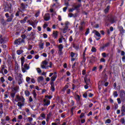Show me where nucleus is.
Wrapping results in <instances>:
<instances>
[{"label": "nucleus", "instance_id": "obj_1", "mask_svg": "<svg viewBox=\"0 0 125 125\" xmlns=\"http://www.w3.org/2000/svg\"><path fill=\"white\" fill-rule=\"evenodd\" d=\"M72 6L73 7L72 8H70L69 9V12H73L74 10H79V9L80 8V7L82 6V5L81 4H79L77 5L76 3H74L72 5Z\"/></svg>", "mask_w": 125, "mask_h": 125}, {"label": "nucleus", "instance_id": "obj_2", "mask_svg": "<svg viewBox=\"0 0 125 125\" xmlns=\"http://www.w3.org/2000/svg\"><path fill=\"white\" fill-rule=\"evenodd\" d=\"M48 64V62L46 60H44L41 63V66L42 69H48V66H46Z\"/></svg>", "mask_w": 125, "mask_h": 125}, {"label": "nucleus", "instance_id": "obj_3", "mask_svg": "<svg viewBox=\"0 0 125 125\" xmlns=\"http://www.w3.org/2000/svg\"><path fill=\"white\" fill-rule=\"evenodd\" d=\"M70 56L71 57V61L74 62L77 59V57H78V53L71 52L70 53Z\"/></svg>", "mask_w": 125, "mask_h": 125}, {"label": "nucleus", "instance_id": "obj_4", "mask_svg": "<svg viewBox=\"0 0 125 125\" xmlns=\"http://www.w3.org/2000/svg\"><path fill=\"white\" fill-rule=\"evenodd\" d=\"M29 69H30V65L27 63L24 64L23 67H21L22 72L23 73H26V70H29Z\"/></svg>", "mask_w": 125, "mask_h": 125}, {"label": "nucleus", "instance_id": "obj_5", "mask_svg": "<svg viewBox=\"0 0 125 125\" xmlns=\"http://www.w3.org/2000/svg\"><path fill=\"white\" fill-rule=\"evenodd\" d=\"M93 33L96 36H94L95 38H96L97 41H99L100 39H101V35H100V33L98 32V31L96 30H94L93 31ZM96 37H98V38H96Z\"/></svg>", "mask_w": 125, "mask_h": 125}, {"label": "nucleus", "instance_id": "obj_6", "mask_svg": "<svg viewBox=\"0 0 125 125\" xmlns=\"http://www.w3.org/2000/svg\"><path fill=\"white\" fill-rule=\"evenodd\" d=\"M120 98L122 101H125V91L121 90L120 91Z\"/></svg>", "mask_w": 125, "mask_h": 125}, {"label": "nucleus", "instance_id": "obj_7", "mask_svg": "<svg viewBox=\"0 0 125 125\" xmlns=\"http://www.w3.org/2000/svg\"><path fill=\"white\" fill-rule=\"evenodd\" d=\"M43 106H48V105L50 104V101L49 100H47L46 99H44L43 101Z\"/></svg>", "mask_w": 125, "mask_h": 125}, {"label": "nucleus", "instance_id": "obj_8", "mask_svg": "<svg viewBox=\"0 0 125 125\" xmlns=\"http://www.w3.org/2000/svg\"><path fill=\"white\" fill-rule=\"evenodd\" d=\"M23 42H24V39H22L21 38H20L15 41V43L16 44H21V43Z\"/></svg>", "mask_w": 125, "mask_h": 125}, {"label": "nucleus", "instance_id": "obj_9", "mask_svg": "<svg viewBox=\"0 0 125 125\" xmlns=\"http://www.w3.org/2000/svg\"><path fill=\"white\" fill-rule=\"evenodd\" d=\"M50 19V15L49 13L45 14L44 16V20L45 21H48Z\"/></svg>", "mask_w": 125, "mask_h": 125}, {"label": "nucleus", "instance_id": "obj_10", "mask_svg": "<svg viewBox=\"0 0 125 125\" xmlns=\"http://www.w3.org/2000/svg\"><path fill=\"white\" fill-rule=\"evenodd\" d=\"M84 82H85L86 85H84V88L85 89H87V88H88V86L87 85V84H88V83H89V80L86 78V76L84 78Z\"/></svg>", "mask_w": 125, "mask_h": 125}, {"label": "nucleus", "instance_id": "obj_11", "mask_svg": "<svg viewBox=\"0 0 125 125\" xmlns=\"http://www.w3.org/2000/svg\"><path fill=\"white\" fill-rule=\"evenodd\" d=\"M19 76L20 77L19 78L18 83L19 84H21V83H23V79H22V74H21V73H19Z\"/></svg>", "mask_w": 125, "mask_h": 125}, {"label": "nucleus", "instance_id": "obj_12", "mask_svg": "<svg viewBox=\"0 0 125 125\" xmlns=\"http://www.w3.org/2000/svg\"><path fill=\"white\" fill-rule=\"evenodd\" d=\"M121 114L122 116L125 115V104L122 105L121 107Z\"/></svg>", "mask_w": 125, "mask_h": 125}, {"label": "nucleus", "instance_id": "obj_13", "mask_svg": "<svg viewBox=\"0 0 125 125\" xmlns=\"http://www.w3.org/2000/svg\"><path fill=\"white\" fill-rule=\"evenodd\" d=\"M17 99L18 101H21V102H25V99L23 97H20L19 96H17Z\"/></svg>", "mask_w": 125, "mask_h": 125}, {"label": "nucleus", "instance_id": "obj_14", "mask_svg": "<svg viewBox=\"0 0 125 125\" xmlns=\"http://www.w3.org/2000/svg\"><path fill=\"white\" fill-rule=\"evenodd\" d=\"M52 37L56 39L58 37V31H53V34H52Z\"/></svg>", "mask_w": 125, "mask_h": 125}, {"label": "nucleus", "instance_id": "obj_15", "mask_svg": "<svg viewBox=\"0 0 125 125\" xmlns=\"http://www.w3.org/2000/svg\"><path fill=\"white\" fill-rule=\"evenodd\" d=\"M13 17H14V15H13V14H12L7 19V22H11L12 19H13Z\"/></svg>", "mask_w": 125, "mask_h": 125}, {"label": "nucleus", "instance_id": "obj_16", "mask_svg": "<svg viewBox=\"0 0 125 125\" xmlns=\"http://www.w3.org/2000/svg\"><path fill=\"white\" fill-rule=\"evenodd\" d=\"M57 79V75H53V76L51 77V82H55V80Z\"/></svg>", "mask_w": 125, "mask_h": 125}, {"label": "nucleus", "instance_id": "obj_17", "mask_svg": "<svg viewBox=\"0 0 125 125\" xmlns=\"http://www.w3.org/2000/svg\"><path fill=\"white\" fill-rule=\"evenodd\" d=\"M43 80H44L43 77L40 76V77H38V78H37V82L38 83H41V82H42V81H43Z\"/></svg>", "mask_w": 125, "mask_h": 125}, {"label": "nucleus", "instance_id": "obj_18", "mask_svg": "<svg viewBox=\"0 0 125 125\" xmlns=\"http://www.w3.org/2000/svg\"><path fill=\"white\" fill-rule=\"evenodd\" d=\"M15 71H18V70H19V65H18L17 62H16L15 63Z\"/></svg>", "mask_w": 125, "mask_h": 125}, {"label": "nucleus", "instance_id": "obj_19", "mask_svg": "<svg viewBox=\"0 0 125 125\" xmlns=\"http://www.w3.org/2000/svg\"><path fill=\"white\" fill-rule=\"evenodd\" d=\"M23 52H24V51H23V50L20 49L17 50V54H18V55H21V54H22Z\"/></svg>", "mask_w": 125, "mask_h": 125}, {"label": "nucleus", "instance_id": "obj_20", "mask_svg": "<svg viewBox=\"0 0 125 125\" xmlns=\"http://www.w3.org/2000/svg\"><path fill=\"white\" fill-rule=\"evenodd\" d=\"M24 102H18V106L20 107V109H21V108H22V107H23V105H24Z\"/></svg>", "mask_w": 125, "mask_h": 125}, {"label": "nucleus", "instance_id": "obj_21", "mask_svg": "<svg viewBox=\"0 0 125 125\" xmlns=\"http://www.w3.org/2000/svg\"><path fill=\"white\" fill-rule=\"evenodd\" d=\"M75 99H76L77 102H79L80 100H81V97L79 95H76L75 97Z\"/></svg>", "mask_w": 125, "mask_h": 125}, {"label": "nucleus", "instance_id": "obj_22", "mask_svg": "<svg viewBox=\"0 0 125 125\" xmlns=\"http://www.w3.org/2000/svg\"><path fill=\"white\" fill-rule=\"evenodd\" d=\"M63 45H62V44H60V45H59L58 46V48H59V50L60 52H61V51H62V50L63 48Z\"/></svg>", "mask_w": 125, "mask_h": 125}, {"label": "nucleus", "instance_id": "obj_23", "mask_svg": "<svg viewBox=\"0 0 125 125\" xmlns=\"http://www.w3.org/2000/svg\"><path fill=\"white\" fill-rule=\"evenodd\" d=\"M109 45H110V43L109 42H107L105 44H104L102 46L103 49H104V48H105V47H108V46H109Z\"/></svg>", "mask_w": 125, "mask_h": 125}, {"label": "nucleus", "instance_id": "obj_24", "mask_svg": "<svg viewBox=\"0 0 125 125\" xmlns=\"http://www.w3.org/2000/svg\"><path fill=\"white\" fill-rule=\"evenodd\" d=\"M43 45H44V43L43 42H40L39 43V48L40 49H43Z\"/></svg>", "mask_w": 125, "mask_h": 125}, {"label": "nucleus", "instance_id": "obj_25", "mask_svg": "<svg viewBox=\"0 0 125 125\" xmlns=\"http://www.w3.org/2000/svg\"><path fill=\"white\" fill-rule=\"evenodd\" d=\"M51 90H52V91L55 90V87H54V83H51Z\"/></svg>", "mask_w": 125, "mask_h": 125}, {"label": "nucleus", "instance_id": "obj_26", "mask_svg": "<svg viewBox=\"0 0 125 125\" xmlns=\"http://www.w3.org/2000/svg\"><path fill=\"white\" fill-rule=\"evenodd\" d=\"M27 19H28V18L27 17H25L23 20L21 21V24H23V23H26Z\"/></svg>", "mask_w": 125, "mask_h": 125}, {"label": "nucleus", "instance_id": "obj_27", "mask_svg": "<svg viewBox=\"0 0 125 125\" xmlns=\"http://www.w3.org/2000/svg\"><path fill=\"white\" fill-rule=\"evenodd\" d=\"M55 4H54L53 5H51L50 6V12H51L52 13L53 12H54V10H53V7L55 6Z\"/></svg>", "mask_w": 125, "mask_h": 125}, {"label": "nucleus", "instance_id": "obj_28", "mask_svg": "<svg viewBox=\"0 0 125 125\" xmlns=\"http://www.w3.org/2000/svg\"><path fill=\"white\" fill-rule=\"evenodd\" d=\"M69 28L68 26H65L63 29L62 30V32L64 34L65 33H67V31H68V28Z\"/></svg>", "mask_w": 125, "mask_h": 125}, {"label": "nucleus", "instance_id": "obj_29", "mask_svg": "<svg viewBox=\"0 0 125 125\" xmlns=\"http://www.w3.org/2000/svg\"><path fill=\"white\" fill-rule=\"evenodd\" d=\"M63 40H65V38L63 37H61L59 39V43H62Z\"/></svg>", "mask_w": 125, "mask_h": 125}, {"label": "nucleus", "instance_id": "obj_30", "mask_svg": "<svg viewBox=\"0 0 125 125\" xmlns=\"http://www.w3.org/2000/svg\"><path fill=\"white\" fill-rule=\"evenodd\" d=\"M109 9H110V6H107L106 7V8L104 10L105 13H108Z\"/></svg>", "mask_w": 125, "mask_h": 125}, {"label": "nucleus", "instance_id": "obj_31", "mask_svg": "<svg viewBox=\"0 0 125 125\" xmlns=\"http://www.w3.org/2000/svg\"><path fill=\"white\" fill-rule=\"evenodd\" d=\"M21 8H22L23 9H25V8H26V7H27V6H26V5H25V4H24V3H21Z\"/></svg>", "mask_w": 125, "mask_h": 125}, {"label": "nucleus", "instance_id": "obj_32", "mask_svg": "<svg viewBox=\"0 0 125 125\" xmlns=\"http://www.w3.org/2000/svg\"><path fill=\"white\" fill-rule=\"evenodd\" d=\"M24 94H25V95L27 97H28L30 96V92H29V91L28 90L25 91Z\"/></svg>", "mask_w": 125, "mask_h": 125}, {"label": "nucleus", "instance_id": "obj_33", "mask_svg": "<svg viewBox=\"0 0 125 125\" xmlns=\"http://www.w3.org/2000/svg\"><path fill=\"white\" fill-rule=\"evenodd\" d=\"M5 67H4V65H1V72H0V73H1V74H3V71H3V70H5L4 69H5Z\"/></svg>", "mask_w": 125, "mask_h": 125}, {"label": "nucleus", "instance_id": "obj_34", "mask_svg": "<svg viewBox=\"0 0 125 125\" xmlns=\"http://www.w3.org/2000/svg\"><path fill=\"white\" fill-rule=\"evenodd\" d=\"M32 94L33 95V97L36 99L37 98V93L35 90L33 91Z\"/></svg>", "mask_w": 125, "mask_h": 125}, {"label": "nucleus", "instance_id": "obj_35", "mask_svg": "<svg viewBox=\"0 0 125 125\" xmlns=\"http://www.w3.org/2000/svg\"><path fill=\"white\" fill-rule=\"evenodd\" d=\"M114 97H118V92L114 91L113 93Z\"/></svg>", "mask_w": 125, "mask_h": 125}, {"label": "nucleus", "instance_id": "obj_36", "mask_svg": "<svg viewBox=\"0 0 125 125\" xmlns=\"http://www.w3.org/2000/svg\"><path fill=\"white\" fill-rule=\"evenodd\" d=\"M53 75H57V72H55L54 73H50L49 75V77H52Z\"/></svg>", "mask_w": 125, "mask_h": 125}, {"label": "nucleus", "instance_id": "obj_37", "mask_svg": "<svg viewBox=\"0 0 125 125\" xmlns=\"http://www.w3.org/2000/svg\"><path fill=\"white\" fill-rule=\"evenodd\" d=\"M40 13H41V12H40V11L36 12V13L35 14L36 17H39V16L40 15Z\"/></svg>", "mask_w": 125, "mask_h": 125}, {"label": "nucleus", "instance_id": "obj_38", "mask_svg": "<svg viewBox=\"0 0 125 125\" xmlns=\"http://www.w3.org/2000/svg\"><path fill=\"white\" fill-rule=\"evenodd\" d=\"M69 87V86H68V85H66L64 88L62 89V91H65V90H66V89H67V88H68Z\"/></svg>", "mask_w": 125, "mask_h": 125}, {"label": "nucleus", "instance_id": "obj_39", "mask_svg": "<svg viewBox=\"0 0 125 125\" xmlns=\"http://www.w3.org/2000/svg\"><path fill=\"white\" fill-rule=\"evenodd\" d=\"M36 70H37V72L38 73V74H41V73H42V70H41V68H37Z\"/></svg>", "mask_w": 125, "mask_h": 125}, {"label": "nucleus", "instance_id": "obj_40", "mask_svg": "<svg viewBox=\"0 0 125 125\" xmlns=\"http://www.w3.org/2000/svg\"><path fill=\"white\" fill-rule=\"evenodd\" d=\"M105 124H111V120L110 119H107L105 122Z\"/></svg>", "mask_w": 125, "mask_h": 125}, {"label": "nucleus", "instance_id": "obj_41", "mask_svg": "<svg viewBox=\"0 0 125 125\" xmlns=\"http://www.w3.org/2000/svg\"><path fill=\"white\" fill-rule=\"evenodd\" d=\"M31 82L32 83H36V79H35V78H32L31 79Z\"/></svg>", "mask_w": 125, "mask_h": 125}, {"label": "nucleus", "instance_id": "obj_42", "mask_svg": "<svg viewBox=\"0 0 125 125\" xmlns=\"http://www.w3.org/2000/svg\"><path fill=\"white\" fill-rule=\"evenodd\" d=\"M26 81L27 83H30V81H31V78L30 77H26Z\"/></svg>", "mask_w": 125, "mask_h": 125}, {"label": "nucleus", "instance_id": "obj_43", "mask_svg": "<svg viewBox=\"0 0 125 125\" xmlns=\"http://www.w3.org/2000/svg\"><path fill=\"white\" fill-rule=\"evenodd\" d=\"M48 26V24L47 23H44L43 25V29H45Z\"/></svg>", "mask_w": 125, "mask_h": 125}, {"label": "nucleus", "instance_id": "obj_44", "mask_svg": "<svg viewBox=\"0 0 125 125\" xmlns=\"http://www.w3.org/2000/svg\"><path fill=\"white\" fill-rule=\"evenodd\" d=\"M70 24V22H69V21H65L64 25H65V27H68V25H69Z\"/></svg>", "mask_w": 125, "mask_h": 125}, {"label": "nucleus", "instance_id": "obj_45", "mask_svg": "<svg viewBox=\"0 0 125 125\" xmlns=\"http://www.w3.org/2000/svg\"><path fill=\"white\" fill-rule=\"evenodd\" d=\"M92 52H96V48L95 47H92L91 49Z\"/></svg>", "mask_w": 125, "mask_h": 125}, {"label": "nucleus", "instance_id": "obj_46", "mask_svg": "<svg viewBox=\"0 0 125 125\" xmlns=\"http://www.w3.org/2000/svg\"><path fill=\"white\" fill-rule=\"evenodd\" d=\"M125 118H121V123H122V124H125Z\"/></svg>", "mask_w": 125, "mask_h": 125}, {"label": "nucleus", "instance_id": "obj_47", "mask_svg": "<svg viewBox=\"0 0 125 125\" xmlns=\"http://www.w3.org/2000/svg\"><path fill=\"white\" fill-rule=\"evenodd\" d=\"M0 82H1V83H4L5 82V80H4L3 77L0 78Z\"/></svg>", "mask_w": 125, "mask_h": 125}, {"label": "nucleus", "instance_id": "obj_48", "mask_svg": "<svg viewBox=\"0 0 125 125\" xmlns=\"http://www.w3.org/2000/svg\"><path fill=\"white\" fill-rule=\"evenodd\" d=\"M27 120H28V122H32V121H33V118H32V117H28L27 118Z\"/></svg>", "mask_w": 125, "mask_h": 125}, {"label": "nucleus", "instance_id": "obj_49", "mask_svg": "<svg viewBox=\"0 0 125 125\" xmlns=\"http://www.w3.org/2000/svg\"><path fill=\"white\" fill-rule=\"evenodd\" d=\"M18 89H19V86H16L14 88V90H15V91H18Z\"/></svg>", "mask_w": 125, "mask_h": 125}, {"label": "nucleus", "instance_id": "obj_50", "mask_svg": "<svg viewBox=\"0 0 125 125\" xmlns=\"http://www.w3.org/2000/svg\"><path fill=\"white\" fill-rule=\"evenodd\" d=\"M109 21L111 22V23H115V21H114L113 18H111V19L109 20Z\"/></svg>", "mask_w": 125, "mask_h": 125}, {"label": "nucleus", "instance_id": "obj_51", "mask_svg": "<svg viewBox=\"0 0 125 125\" xmlns=\"http://www.w3.org/2000/svg\"><path fill=\"white\" fill-rule=\"evenodd\" d=\"M8 81H10V82H11L13 80V78H12L11 76H9L8 78Z\"/></svg>", "mask_w": 125, "mask_h": 125}, {"label": "nucleus", "instance_id": "obj_52", "mask_svg": "<svg viewBox=\"0 0 125 125\" xmlns=\"http://www.w3.org/2000/svg\"><path fill=\"white\" fill-rule=\"evenodd\" d=\"M58 19L59 21H62V18H61V16L59 15L58 16Z\"/></svg>", "mask_w": 125, "mask_h": 125}, {"label": "nucleus", "instance_id": "obj_53", "mask_svg": "<svg viewBox=\"0 0 125 125\" xmlns=\"http://www.w3.org/2000/svg\"><path fill=\"white\" fill-rule=\"evenodd\" d=\"M27 59H32L33 58V56L31 55H28L27 57Z\"/></svg>", "mask_w": 125, "mask_h": 125}, {"label": "nucleus", "instance_id": "obj_54", "mask_svg": "<svg viewBox=\"0 0 125 125\" xmlns=\"http://www.w3.org/2000/svg\"><path fill=\"white\" fill-rule=\"evenodd\" d=\"M79 30L80 31H83V25H81L80 27H79Z\"/></svg>", "mask_w": 125, "mask_h": 125}, {"label": "nucleus", "instance_id": "obj_55", "mask_svg": "<svg viewBox=\"0 0 125 125\" xmlns=\"http://www.w3.org/2000/svg\"><path fill=\"white\" fill-rule=\"evenodd\" d=\"M21 62H25V58L24 57H22L21 59Z\"/></svg>", "mask_w": 125, "mask_h": 125}, {"label": "nucleus", "instance_id": "obj_56", "mask_svg": "<svg viewBox=\"0 0 125 125\" xmlns=\"http://www.w3.org/2000/svg\"><path fill=\"white\" fill-rule=\"evenodd\" d=\"M47 67H48V68H52V62H49V65L47 66Z\"/></svg>", "mask_w": 125, "mask_h": 125}, {"label": "nucleus", "instance_id": "obj_57", "mask_svg": "<svg viewBox=\"0 0 125 125\" xmlns=\"http://www.w3.org/2000/svg\"><path fill=\"white\" fill-rule=\"evenodd\" d=\"M41 117H42V118H43V119H44V118H45V114H44V113H42L41 114Z\"/></svg>", "mask_w": 125, "mask_h": 125}, {"label": "nucleus", "instance_id": "obj_58", "mask_svg": "<svg viewBox=\"0 0 125 125\" xmlns=\"http://www.w3.org/2000/svg\"><path fill=\"white\" fill-rule=\"evenodd\" d=\"M117 102H118V104H121V103H122V102L121 101V99L118 98Z\"/></svg>", "mask_w": 125, "mask_h": 125}, {"label": "nucleus", "instance_id": "obj_59", "mask_svg": "<svg viewBox=\"0 0 125 125\" xmlns=\"http://www.w3.org/2000/svg\"><path fill=\"white\" fill-rule=\"evenodd\" d=\"M32 47H33V46H32V45H29L28 48V50H31V49H32Z\"/></svg>", "mask_w": 125, "mask_h": 125}, {"label": "nucleus", "instance_id": "obj_60", "mask_svg": "<svg viewBox=\"0 0 125 125\" xmlns=\"http://www.w3.org/2000/svg\"><path fill=\"white\" fill-rule=\"evenodd\" d=\"M18 119L19 120H22V119H23V116H22V115H20L18 118Z\"/></svg>", "mask_w": 125, "mask_h": 125}, {"label": "nucleus", "instance_id": "obj_61", "mask_svg": "<svg viewBox=\"0 0 125 125\" xmlns=\"http://www.w3.org/2000/svg\"><path fill=\"white\" fill-rule=\"evenodd\" d=\"M32 29H33V28H32V27H28V28H27V31H28V32H30V31H32Z\"/></svg>", "mask_w": 125, "mask_h": 125}, {"label": "nucleus", "instance_id": "obj_62", "mask_svg": "<svg viewBox=\"0 0 125 125\" xmlns=\"http://www.w3.org/2000/svg\"><path fill=\"white\" fill-rule=\"evenodd\" d=\"M29 102H33V98H32L31 96L29 97Z\"/></svg>", "mask_w": 125, "mask_h": 125}, {"label": "nucleus", "instance_id": "obj_63", "mask_svg": "<svg viewBox=\"0 0 125 125\" xmlns=\"http://www.w3.org/2000/svg\"><path fill=\"white\" fill-rule=\"evenodd\" d=\"M102 55L103 57H104V58L106 57V53H103L102 54Z\"/></svg>", "mask_w": 125, "mask_h": 125}, {"label": "nucleus", "instance_id": "obj_64", "mask_svg": "<svg viewBox=\"0 0 125 125\" xmlns=\"http://www.w3.org/2000/svg\"><path fill=\"white\" fill-rule=\"evenodd\" d=\"M100 61L101 62H105V60H104V58H102L101 59Z\"/></svg>", "mask_w": 125, "mask_h": 125}]
</instances>
